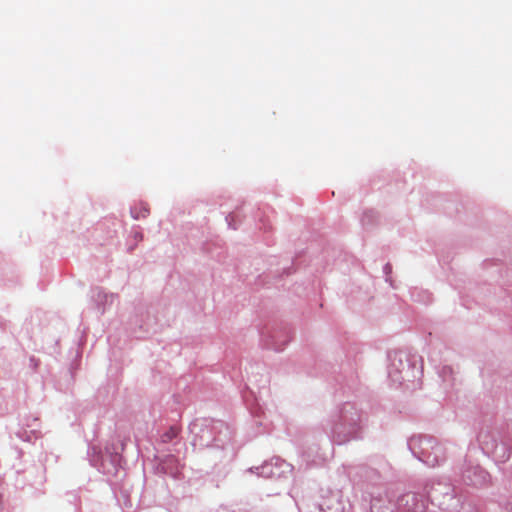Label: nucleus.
I'll return each instance as SVG.
<instances>
[{
	"label": "nucleus",
	"instance_id": "f257e3e1",
	"mask_svg": "<svg viewBox=\"0 0 512 512\" xmlns=\"http://www.w3.org/2000/svg\"><path fill=\"white\" fill-rule=\"evenodd\" d=\"M179 428L176 427V426H171L166 432H164L162 435H161V441L163 443H169L171 442L173 439H175L178 434H179Z\"/></svg>",
	"mask_w": 512,
	"mask_h": 512
},
{
	"label": "nucleus",
	"instance_id": "f03ea898",
	"mask_svg": "<svg viewBox=\"0 0 512 512\" xmlns=\"http://www.w3.org/2000/svg\"><path fill=\"white\" fill-rule=\"evenodd\" d=\"M131 214L135 219L145 218L149 214V208L147 205L141 204L139 210H137V207H135L131 210Z\"/></svg>",
	"mask_w": 512,
	"mask_h": 512
}]
</instances>
